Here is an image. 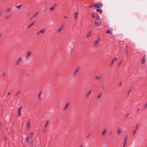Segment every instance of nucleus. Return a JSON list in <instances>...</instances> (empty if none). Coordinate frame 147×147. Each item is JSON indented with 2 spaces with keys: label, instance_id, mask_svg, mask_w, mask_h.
Instances as JSON below:
<instances>
[{
  "label": "nucleus",
  "instance_id": "obj_23",
  "mask_svg": "<svg viewBox=\"0 0 147 147\" xmlns=\"http://www.w3.org/2000/svg\"><path fill=\"white\" fill-rule=\"evenodd\" d=\"M30 123L29 121L27 123V127L28 128H29L30 127Z\"/></svg>",
  "mask_w": 147,
  "mask_h": 147
},
{
  "label": "nucleus",
  "instance_id": "obj_42",
  "mask_svg": "<svg viewBox=\"0 0 147 147\" xmlns=\"http://www.w3.org/2000/svg\"><path fill=\"white\" fill-rule=\"evenodd\" d=\"M121 62H122V61H120L119 62V64H118V66H119L121 64Z\"/></svg>",
  "mask_w": 147,
  "mask_h": 147
},
{
  "label": "nucleus",
  "instance_id": "obj_63",
  "mask_svg": "<svg viewBox=\"0 0 147 147\" xmlns=\"http://www.w3.org/2000/svg\"><path fill=\"white\" fill-rule=\"evenodd\" d=\"M1 12L0 11V14H1Z\"/></svg>",
  "mask_w": 147,
  "mask_h": 147
},
{
  "label": "nucleus",
  "instance_id": "obj_16",
  "mask_svg": "<svg viewBox=\"0 0 147 147\" xmlns=\"http://www.w3.org/2000/svg\"><path fill=\"white\" fill-rule=\"evenodd\" d=\"M31 53L30 52H27V55L26 56V58L28 57H29L30 55H31Z\"/></svg>",
  "mask_w": 147,
  "mask_h": 147
},
{
  "label": "nucleus",
  "instance_id": "obj_39",
  "mask_svg": "<svg viewBox=\"0 0 147 147\" xmlns=\"http://www.w3.org/2000/svg\"><path fill=\"white\" fill-rule=\"evenodd\" d=\"M20 91H18V92L17 93H16L15 94V96H17L20 93Z\"/></svg>",
  "mask_w": 147,
  "mask_h": 147
},
{
  "label": "nucleus",
  "instance_id": "obj_18",
  "mask_svg": "<svg viewBox=\"0 0 147 147\" xmlns=\"http://www.w3.org/2000/svg\"><path fill=\"white\" fill-rule=\"evenodd\" d=\"M38 14V12H37L34 14L32 16V18H34L36 17Z\"/></svg>",
  "mask_w": 147,
  "mask_h": 147
},
{
  "label": "nucleus",
  "instance_id": "obj_43",
  "mask_svg": "<svg viewBox=\"0 0 147 147\" xmlns=\"http://www.w3.org/2000/svg\"><path fill=\"white\" fill-rule=\"evenodd\" d=\"M57 5V4H54L53 5V8H55V7Z\"/></svg>",
  "mask_w": 147,
  "mask_h": 147
},
{
  "label": "nucleus",
  "instance_id": "obj_33",
  "mask_svg": "<svg viewBox=\"0 0 147 147\" xmlns=\"http://www.w3.org/2000/svg\"><path fill=\"white\" fill-rule=\"evenodd\" d=\"M91 135V133H89L88 134V135L86 137V138H88Z\"/></svg>",
  "mask_w": 147,
  "mask_h": 147
},
{
  "label": "nucleus",
  "instance_id": "obj_59",
  "mask_svg": "<svg viewBox=\"0 0 147 147\" xmlns=\"http://www.w3.org/2000/svg\"><path fill=\"white\" fill-rule=\"evenodd\" d=\"M139 109H138V110H137V112H138V111H139Z\"/></svg>",
  "mask_w": 147,
  "mask_h": 147
},
{
  "label": "nucleus",
  "instance_id": "obj_6",
  "mask_svg": "<svg viewBox=\"0 0 147 147\" xmlns=\"http://www.w3.org/2000/svg\"><path fill=\"white\" fill-rule=\"evenodd\" d=\"M64 27V25H61V27H60L59 29L58 30H57V32H60L61 30H62V29H63V28Z\"/></svg>",
  "mask_w": 147,
  "mask_h": 147
},
{
  "label": "nucleus",
  "instance_id": "obj_37",
  "mask_svg": "<svg viewBox=\"0 0 147 147\" xmlns=\"http://www.w3.org/2000/svg\"><path fill=\"white\" fill-rule=\"evenodd\" d=\"M136 129H135V130H134L133 131V135H134L135 134V133H136Z\"/></svg>",
  "mask_w": 147,
  "mask_h": 147
},
{
  "label": "nucleus",
  "instance_id": "obj_7",
  "mask_svg": "<svg viewBox=\"0 0 147 147\" xmlns=\"http://www.w3.org/2000/svg\"><path fill=\"white\" fill-rule=\"evenodd\" d=\"M117 134H119L121 132V129H120V128L119 127H117Z\"/></svg>",
  "mask_w": 147,
  "mask_h": 147
},
{
  "label": "nucleus",
  "instance_id": "obj_5",
  "mask_svg": "<svg viewBox=\"0 0 147 147\" xmlns=\"http://www.w3.org/2000/svg\"><path fill=\"white\" fill-rule=\"evenodd\" d=\"M118 59L117 57L115 58L114 59H113L111 61V66L113 65L114 61H116Z\"/></svg>",
  "mask_w": 147,
  "mask_h": 147
},
{
  "label": "nucleus",
  "instance_id": "obj_9",
  "mask_svg": "<svg viewBox=\"0 0 147 147\" xmlns=\"http://www.w3.org/2000/svg\"><path fill=\"white\" fill-rule=\"evenodd\" d=\"M96 11V12H98L100 13H101L102 12V10L101 9H100L99 8L97 9Z\"/></svg>",
  "mask_w": 147,
  "mask_h": 147
},
{
  "label": "nucleus",
  "instance_id": "obj_58",
  "mask_svg": "<svg viewBox=\"0 0 147 147\" xmlns=\"http://www.w3.org/2000/svg\"><path fill=\"white\" fill-rule=\"evenodd\" d=\"M2 35V34H0V37H1Z\"/></svg>",
  "mask_w": 147,
  "mask_h": 147
},
{
  "label": "nucleus",
  "instance_id": "obj_45",
  "mask_svg": "<svg viewBox=\"0 0 147 147\" xmlns=\"http://www.w3.org/2000/svg\"><path fill=\"white\" fill-rule=\"evenodd\" d=\"M21 114V113H20V111H18V115L19 116Z\"/></svg>",
  "mask_w": 147,
  "mask_h": 147
},
{
  "label": "nucleus",
  "instance_id": "obj_26",
  "mask_svg": "<svg viewBox=\"0 0 147 147\" xmlns=\"http://www.w3.org/2000/svg\"><path fill=\"white\" fill-rule=\"evenodd\" d=\"M49 121H47L45 125V127H46L49 124Z\"/></svg>",
  "mask_w": 147,
  "mask_h": 147
},
{
  "label": "nucleus",
  "instance_id": "obj_17",
  "mask_svg": "<svg viewBox=\"0 0 147 147\" xmlns=\"http://www.w3.org/2000/svg\"><path fill=\"white\" fill-rule=\"evenodd\" d=\"M95 20H100V17L98 14H97Z\"/></svg>",
  "mask_w": 147,
  "mask_h": 147
},
{
  "label": "nucleus",
  "instance_id": "obj_14",
  "mask_svg": "<svg viewBox=\"0 0 147 147\" xmlns=\"http://www.w3.org/2000/svg\"><path fill=\"white\" fill-rule=\"evenodd\" d=\"M101 78V76L98 77V76H96L95 77V79L97 80H100Z\"/></svg>",
  "mask_w": 147,
  "mask_h": 147
},
{
  "label": "nucleus",
  "instance_id": "obj_56",
  "mask_svg": "<svg viewBox=\"0 0 147 147\" xmlns=\"http://www.w3.org/2000/svg\"><path fill=\"white\" fill-rule=\"evenodd\" d=\"M64 18H67V16H65L64 17Z\"/></svg>",
  "mask_w": 147,
  "mask_h": 147
},
{
  "label": "nucleus",
  "instance_id": "obj_22",
  "mask_svg": "<svg viewBox=\"0 0 147 147\" xmlns=\"http://www.w3.org/2000/svg\"><path fill=\"white\" fill-rule=\"evenodd\" d=\"M91 91H90L88 92L86 96L87 97H88V96L91 93Z\"/></svg>",
  "mask_w": 147,
  "mask_h": 147
},
{
  "label": "nucleus",
  "instance_id": "obj_51",
  "mask_svg": "<svg viewBox=\"0 0 147 147\" xmlns=\"http://www.w3.org/2000/svg\"><path fill=\"white\" fill-rule=\"evenodd\" d=\"M90 34H87L86 36V37L87 38L88 37L90 36Z\"/></svg>",
  "mask_w": 147,
  "mask_h": 147
},
{
  "label": "nucleus",
  "instance_id": "obj_34",
  "mask_svg": "<svg viewBox=\"0 0 147 147\" xmlns=\"http://www.w3.org/2000/svg\"><path fill=\"white\" fill-rule=\"evenodd\" d=\"M127 143V142H125V141H124V142L123 143V146L125 147V145H126Z\"/></svg>",
  "mask_w": 147,
  "mask_h": 147
},
{
  "label": "nucleus",
  "instance_id": "obj_47",
  "mask_svg": "<svg viewBox=\"0 0 147 147\" xmlns=\"http://www.w3.org/2000/svg\"><path fill=\"white\" fill-rule=\"evenodd\" d=\"M147 106V102L146 104L144 106V108H146V106Z\"/></svg>",
  "mask_w": 147,
  "mask_h": 147
},
{
  "label": "nucleus",
  "instance_id": "obj_28",
  "mask_svg": "<svg viewBox=\"0 0 147 147\" xmlns=\"http://www.w3.org/2000/svg\"><path fill=\"white\" fill-rule=\"evenodd\" d=\"M125 51H128V46L127 45L125 46Z\"/></svg>",
  "mask_w": 147,
  "mask_h": 147
},
{
  "label": "nucleus",
  "instance_id": "obj_40",
  "mask_svg": "<svg viewBox=\"0 0 147 147\" xmlns=\"http://www.w3.org/2000/svg\"><path fill=\"white\" fill-rule=\"evenodd\" d=\"M131 91V90H129L127 92L128 95H129V94H130V92Z\"/></svg>",
  "mask_w": 147,
  "mask_h": 147
},
{
  "label": "nucleus",
  "instance_id": "obj_62",
  "mask_svg": "<svg viewBox=\"0 0 147 147\" xmlns=\"http://www.w3.org/2000/svg\"><path fill=\"white\" fill-rule=\"evenodd\" d=\"M23 147H26L25 146H23Z\"/></svg>",
  "mask_w": 147,
  "mask_h": 147
},
{
  "label": "nucleus",
  "instance_id": "obj_20",
  "mask_svg": "<svg viewBox=\"0 0 147 147\" xmlns=\"http://www.w3.org/2000/svg\"><path fill=\"white\" fill-rule=\"evenodd\" d=\"M69 106V104L68 103H67L66 105L65 106V107L64 108V110H65Z\"/></svg>",
  "mask_w": 147,
  "mask_h": 147
},
{
  "label": "nucleus",
  "instance_id": "obj_55",
  "mask_svg": "<svg viewBox=\"0 0 147 147\" xmlns=\"http://www.w3.org/2000/svg\"><path fill=\"white\" fill-rule=\"evenodd\" d=\"M4 140H6V138L5 137H4Z\"/></svg>",
  "mask_w": 147,
  "mask_h": 147
},
{
  "label": "nucleus",
  "instance_id": "obj_1",
  "mask_svg": "<svg viewBox=\"0 0 147 147\" xmlns=\"http://www.w3.org/2000/svg\"><path fill=\"white\" fill-rule=\"evenodd\" d=\"M32 136L31 135L29 136L28 137H27L26 141L30 144H32Z\"/></svg>",
  "mask_w": 147,
  "mask_h": 147
},
{
  "label": "nucleus",
  "instance_id": "obj_24",
  "mask_svg": "<svg viewBox=\"0 0 147 147\" xmlns=\"http://www.w3.org/2000/svg\"><path fill=\"white\" fill-rule=\"evenodd\" d=\"M11 8H8L6 10L5 12H8L9 11H10L11 10Z\"/></svg>",
  "mask_w": 147,
  "mask_h": 147
},
{
  "label": "nucleus",
  "instance_id": "obj_50",
  "mask_svg": "<svg viewBox=\"0 0 147 147\" xmlns=\"http://www.w3.org/2000/svg\"><path fill=\"white\" fill-rule=\"evenodd\" d=\"M121 82H120L119 84V86H121Z\"/></svg>",
  "mask_w": 147,
  "mask_h": 147
},
{
  "label": "nucleus",
  "instance_id": "obj_38",
  "mask_svg": "<svg viewBox=\"0 0 147 147\" xmlns=\"http://www.w3.org/2000/svg\"><path fill=\"white\" fill-rule=\"evenodd\" d=\"M127 136H126L125 137V138H124V139H125L124 141H125V142H127L126 140L127 139Z\"/></svg>",
  "mask_w": 147,
  "mask_h": 147
},
{
  "label": "nucleus",
  "instance_id": "obj_2",
  "mask_svg": "<svg viewBox=\"0 0 147 147\" xmlns=\"http://www.w3.org/2000/svg\"><path fill=\"white\" fill-rule=\"evenodd\" d=\"M95 7L97 9L99 8L102 6V4L101 3H94Z\"/></svg>",
  "mask_w": 147,
  "mask_h": 147
},
{
  "label": "nucleus",
  "instance_id": "obj_44",
  "mask_svg": "<svg viewBox=\"0 0 147 147\" xmlns=\"http://www.w3.org/2000/svg\"><path fill=\"white\" fill-rule=\"evenodd\" d=\"M6 75V74L5 73H3V75L2 76V77H4Z\"/></svg>",
  "mask_w": 147,
  "mask_h": 147
},
{
  "label": "nucleus",
  "instance_id": "obj_13",
  "mask_svg": "<svg viewBox=\"0 0 147 147\" xmlns=\"http://www.w3.org/2000/svg\"><path fill=\"white\" fill-rule=\"evenodd\" d=\"M78 15V13L77 12H76L74 15V18L76 19V20L77 18V16Z\"/></svg>",
  "mask_w": 147,
  "mask_h": 147
},
{
  "label": "nucleus",
  "instance_id": "obj_8",
  "mask_svg": "<svg viewBox=\"0 0 147 147\" xmlns=\"http://www.w3.org/2000/svg\"><path fill=\"white\" fill-rule=\"evenodd\" d=\"M79 69V68H78V67L74 72L73 75L75 76L76 74V73L78 72Z\"/></svg>",
  "mask_w": 147,
  "mask_h": 147
},
{
  "label": "nucleus",
  "instance_id": "obj_27",
  "mask_svg": "<svg viewBox=\"0 0 147 147\" xmlns=\"http://www.w3.org/2000/svg\"><path fill=\"white\" fill-rule=\"evenodd\" d=\"M21 6H22L21 5H20L18 6H16V7L17 8H18L19 9H20Z\"/></svg>",
  "mask_w": 147,
  "mask_h": 147
},
{
  "label": "nucleus",
  "instance_id": "obj_25",
  "mask_svg": "<svg viewBox=\"0 0 147 147\" xmlns=\"http://www.w3.org/2000/svg\"><path fill=\"white\" fill-rule=\"evenodd\" d=\"M106 33L107 34H109L111 33V32L110 31V30L109 29V30H107Z\"/></svg>",
  "mask_w": 147,
  "mask_h": 147
},
{
  "label": "nucleus",
  "instance_id": "obj_48",
  "mask_svg": "<svg viewBox=\"0 0 147 147\" xmlns=\"http://www.w3.org/2000/svg\"><path fill=\"white\" fill-rule=\"evenodd\" d=\"M91 33H92L91 30H90L89 31V34H91Z\"/></svg>",
  "mask_w": 147,
  "mask_h": 147
},
{
  "label": "nucleus",
  "instance_id": "obj_32",
  "mask_svg": "<svg viewBox=\"0 0 147 147\" xmlns=\"http://www.w3.org/2000/svg\"><path fill=\"white\" fill-rule=\"evenodd\" d=\"M22 108V106L21 107H19L18 109V111H20V110Z\"/></svg>",
  "mask_w": 147,
  "mask_h": 147
},
{
  "label": "nucleus",
  "instance_id": "obj_3",
  "mask_svg": "<svg viewBox=\"0 0 147 147\" xmlns=\"http://www.w3.org/2000/svg\"><path fill=\"white\" fill-rule=\"evenodd\" d=\"M146 57L145 55H143L142 57L141 61V63L142 64H143L145 62V60H146Z\"/></svg>",
  "mask_w": 147,
  "mask_h": 147
},
{
  "label": "nucleus",
  "instance_id": "obj_29",
  "mask_svg": "<svg viewBox=\"0 0 147 147\" xmlns=\"http://www.w3.org/2000/svg\"><path fill=\"white\" fill-rule=\"evenodd\" d=\"M106 132V130H104L102 132V136L104 135L105 133Z\"/></svg>",
  "mask_w": 147,
  "mask_h": 147
},
{
  "label": "nucleus",
  "instance_id": "obj_57",
  "mask_svg": "<svg viewBox=\"0 0 147 147\" xmlns=\"http://www.w3.org/2000/svg\"><path fill=\"white\" fill-rule=\"evenodd\" d=\"M129 115V114H127V115H126V116L127 117Z\"/></svg>",
  "mask_w": 147,
  "mask_h": 147
},
{
  "label": "nucleus",
  "instance_id": "obj_35",
  "mask_svg": "<svg viewBox=\"0 0 147 147\" xmlns=\"http://www.w3.org/2000/svg\"><path fill=\"white\" fill-rule=\"evenodd\" d=\"M40 93H41V92H40L38 95V98H39V99H40Z\"/></svg>",
  "mask_w": 147,
  "mask_h": 147
},
{
  "label": "nucleus",
  "instance_id": "obj_31",
  "mask_svg": "<svg viewBox=\"0 0 147 147\" xmlns=\"http://www.w3.org/2000/svg\"><path fill=\"white\" fill-rule=\"evenodd\" d=\"M101 96V94H98L97 96V98H100V97Z\"/></svg>",
  "mask_w": 147,
  "mask_h": 147
},
{
  "label": "nucleus",
  "instance_id": "obj_11",
  "mask_svg": "<svg viewBox=\"0 0 147 147\" xmlns=\"http://www.w3.org/2000/svg\"><path fill=\"white\" fill-rule=\"evenodd\" d=\"M22 59L21 58H19L18 59V61H17L16 62V65H18V64L19 62L20 61H22Z\"/></svg>",
  "mask_w": 147,
  "mask_h": 147
},
{
  "label": "nucleus",
  "instance_id": "obj_10",
  "mask_svg": "<svg viewBox=\"0 0 147 147\" xmlns=\"http://www.w3.org/2000/svg\"><path fill=\"white\" fill-rule=\"evenodd\" d=\"M100 38H98L97 40L95 41L94 43V45L96 46L98 44V42L100 40Z\"/></svg>",
  "mask_w": 147,
  "mask_h": 147
},
{
  "label": "nucleus",
  "instance_id": "obj_49",
  "mask_svg": "<svg viewBox=\"0 0 147 147\" xmlns=\"http://www.w3.org/2000/svg\"><path fill=\"white\" fill-rule=\"evenodd\" d=\"M30 135H31V136H32L33 135V134L32 132L30 133Z\"/></svg>",
  "mask_w": 147,
  "mask_h": 147
},
{
  "label": "nucleus",
  "instance_id": "obj_61",
  "mask_svg": "<svg viewBox=\"0 0 147 147\" xmlns=\"http://www.w3.org/2000/svg\"><path fill=\"white\" fill-rule=\"evenodd\" d=\"M80 147H82V146L81 145Z\"/></svg>",
  "mask_w": 147,
  "mask_h": 147
},
{
  "label": "nucleus",
  "instance_id": "obj_12",
  "mask_svg": "<svg viewBox=\"0 0 147 147\" xmlns=\"http://www.w3.org/2000/svg\"><path fill=\"white\" fill-rule=\"evenodd\" d=\"M34 22H32V23H31L30 24V25H28V26L27 28H30L31 26H32L34 25Z\"/></svg>",
  "mask_w": 147,
  "mask_h": 147
},
{
  "label": "nucleus",
  "instance_id": "obj_52",
  "mask_svg": "<svg viewBox=\"0 0 147 147\" xmlns=\"http://www.w3.org/2000/svg\"><path fill=\"white\" fill-rule=\"evenodd\" d=\"M125 53L127 55L128 54V51H125Z\"/></svg>",
  "mask_w": 147,
  "mask_h": 147
},
{
  "label": "nucleus",
  "instance_id": "obj_36",
  "mask_svg": "<svg viewBox=\"0 0 147 147\" xmlns=\"http://www.w3.org/2000/svg\"><path fill=\"white\" fill-rule=\"evenodd\" d=\"M48 10V8H45L44 10V11L45 12H47V10Z\"/></svg>",
  "mask_w": 147,
  "mask_h": 147
},
{
  "label": "nucleus",
  "instance_id": "obj_64",
  "mask_svg": "<svg viewBox=\"0 0 147 147\" xmlns=\"http://www.w3.org/2000/svg\"><path fill=\"white\" fill-rule=\"evenodd\" d=\"M45 130H44V132H45Z\"/></svg>",
  "mask_w": 147,
  "mask_h": 147
},
{
  "label": "nucleus",
  "instance_id": "obj_60",
  "mask_svg": "<svg viewBox=\"0 0 147 147\" xmlns=\"http://www.w3.org/2000/svg\"><path fill=\"white\" fill-rule=\"evenodd\" d=\"M33 18H32V17L30 19V20L32 19Z\"/></svg>",
  "mask_w": 147,
  "mask_h": 147
},
{
  "label": "nucleus",
  "instance_id": "obj_30",
  "mask_svg": "<svg viewBox=\"0 0 147 147\" xmlns=\"http://www.w3.org/2000/svg\"><path fill=\"white\" fill-rule=\"evenodd\" d=\"M55 8H53V7H52L50 8V11H51L53 10Z\"/></svg>",
  "mask_w": 147,
  "mask_h": 147
},
{
  "label": "nucleus",
  "instance_id": "obj_19",
  "mask_svg": "<svg viewBox=\"0 0 147 147\" xmlns=\"http://www.w3.org/2000/svg\"><path fill=\"white\" fill-rule=\"evenodd\" d=\"M95 7L94 3L93 4H92V5L88 6L87 7L89 8H90L92 7Z\"/></svg>",
  "mask_w": 147,
  "mask_h": 147
},
{
  "label": "nucleus",
  "instance_id": "obj_53",
  "mask_svg": "<svg viewBox=\"0 0 147 147\" xmlns=\"http://www.w3.org/2000/svg\"><path fill=\"white\" fill-rule=\"evenodd\" d=\"M99 23L100 24V25L101 24L102 22H99Z\"/></svg>",
  "mask_w": 147,
  "mask_h": 147
},
{
  "label": "nucleus",
  "instance_id": "obj_4",
  "mask_svg": "<svg viewBox=\"0 0 147 147\" xmlns=\"http://www.w3.org/2000/svg\"><path fill=\"white\" fill-rule=\"evenodd\" d=\"M45 29H42V30H40V31H39L38 32H37V33L36 34L37 35H38L40 33H42V34L43 33L45 32Z\"/></svg>",
  "mask_w": 147,
  "mask_h": 147
},
{
  "label": "nucleus",
  "instance_id": "obj_21",
  "mask_svg": "<svg viewBox=\"0 0 147 147\" xmlns=\"http://www.w3.org/2000/svg\"><path fill=\"white\" fill-rule=\"evenodd\" d=\"M94 13H91V17L92 18H94L95 17Z\"/></svg>",
  "mask_w": 147,
  "mask_h": 147
},
{
  "label": "nucleus",
  "instance_id": "obj_15",
  "mask_svg": "<svg viewBox=\"0 0 147 147\" xmlns=\"http://www.w3.org/2000/svg\"><path fill=\"white\" fill-rule=\"evenodd\" d=\"M95 25L96 26H100L99 22L96 21L95 22Z\"/></svg>",
  "mask_w": 147,
  "mask_h": 147
},
{
  "label": "nucleus",
  "instance_id": "obj_41",
  "mask_svg": "<svg viewBox=\"0 0 147 147\" xmlns=\"http://www.w3.org/2000/svg\"><path fill=\"white\" fill-rule=\"evenodd\" d=\"M10 16H6L5 17V18L6 19H8L9 17Z\"/></svg>",
  "mask_w": 147,
  "mask_h": 147
},
{
  "label": "nucleus",
  "instance_id": "obj_54",
  "mask_svg": "<svg viewBox=\"0 0 147 147\" xmlns=\"http://www.w3.org/2000/svg\"><path fill=\"white\" fill-rule=\"evenodd\" d=\"M7 94L8 95H10V93L9 92H8L7 93Z\"/></svg>",
  "mask_w": 147,
  "mask_h": 147
},
{
  "label": "nucleus",
  "instance_id": "obj_46",
  "mask_svg": "<svg viewBox=\"0 0 147 147\" xmlns=\"http://www.w3.org/2000/svg\"><path fill=\"white\" fill-rule=\"evenodd\" d=\"M138 124H137L136 125V130L137 129V128L138 127Z\"/></svg>",
  "mask_w": 147,
  "mask_h": 147
}]
</instances>
